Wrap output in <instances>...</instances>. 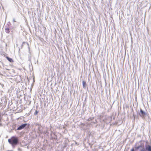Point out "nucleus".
<instances>
[{
  "label": "nucleus",
  "mask_w": 151,
  "mask_h": 151,
  "mask_svg": "<svg viewBox=\"0 0 151 151\" xmlns=\"http://www.w3.org/2000/svg\"><path fill=\"white\" fill-rule=\"evenodd\" d=\"M67 147V146H66V145H65V146L64 145V147Z\"/></svg>",
  "instance_id": "obj_20"
},
{
  "label": "nucleus",
  "mask_w": 151,
  "mask_h": 151,
  "mask_svg": "<svg viewBox=\"0 0 151 151\" xmlns=\"http://www.w3.org/2000/svg\"><path fill=\"white\" fill-rule=\"evenodd\" d=\"M145 150V151H151V146L150 145H146Z\"/></svg>",
  "instance_id": "obj_5"
},
{
  "label": "nucleus",
  "mask_w": 151,
  "mask_h": 151,
  "mask_svg": "<svg viewBox=\"0 0 151 151\" xmlns=\"http://www.w3.org/2000/svg\"><path fill=\"white\" fill-rule=\"evenodd\" d=\"M41 128V125H40V126H38V129H39V130L40 131V129Z\"/></svg>",
  "instance_id": "obj_15"
},
{
  "label": "nucleus",
  "mask_w": 151,
  "mask_h": 151,
  "mask_svg": "<svg viewBox=\"0 0 151 151\" xmlns=\"http://www.w3.org/2000/svg\"><path fill=\"white\" fill-rule=\"evenodd\" d=\"M35 124L36 126H40V125L41 124H40L39 123H36Z\"/></svg>",
  "instance_id": "obj_11"
},
{
  "label": "nucleus",
  "mask_w": 151,
  "mask_h": 151,
  "mask_svg": "<svg viewBox=\"0 0 151 151\" xmlns=\"http://www.w3.org/2000/svg\"><path fill=\"white\" fill-rule=\"evenodd\" d=\"M13 21L14 22H16V21H15V19H13Z\"/></svg>",
  "instance_id": "obj_18"
},
{
  "label": "nucleus",
  "mask_w": 151,
  "mask_h": 151,
  "mask_svg": "<svg viewBox=\"0 0 151 151\" xmlns=\"http://www.w3.org/2000/svg\"><path fill=\"white\" fill-rule=\"evenodd\" d=\"M5 32L7 33H9L10 31H9V27L6 26V28L5 29Z\"/></svg>",
  "instance_id": "obj_7"
},
{
  "label": "nucleus",
  "mask_w": 151,
  "mask_h": 151,
  "mask_svg": "<svg viewBox=\"0 0 151 151\" xmlns=\"http://www.w3.org/2000/svg\"><path fill=\"white\" fill-rule=\"evenodd\" d=\"M94 119V117H90L88 119V121H92Z\"/></svg>",
  "instance_id": "obj_9"
},
{
  "label": "nucleus",
  "mask_w": 151,
  "mask_h": 151,
  "mask_svg": "<svg viewBox=\"0 0 151 151\" xmlns=\"http://www.w3.org/2000/svg\"><path fill=\"white\" fill-rule=\"evenodd\" d=\"M38 112V111H37L36 110L34 114L35 115H36L37 114Z\"/></svg>",
  "instance_id": "obj_13"
},
{
  "label": "nucleus",
  "mask_w": 151,
  "mask_h": 151,
  "mask_svg": "<svg viewBox=\"0 0 151 151\" xmlns=\"http://www.w3.org/2000/svg\"><path fill=\"white\" fill-rule=\"evenodd\" d=\"M83 88H85L86 86V82L84 81H83Z\"/></svg>",
  "instance_id": "obj_8"
},
{
  "label": "nucleus",
  "mask_w": 151,
  "mask_h": 151,
  "mask_svg": "<svg viewBox=\"0 0 151 151\" xmlns=\"http://www.w3.org/2000/svg\"><path fill=\"white\" fill-rule=\"evenodd\" d=\"M18 151H22V150L20 148H18Z\"/></svg>",
  "instance_id": "obj_17"
},
{
  "label": "nucleus",
  "mask_w": 151,
  "mask_h": 151,
  "mask_svg": "<svg viewBox=\"0 0 151 151\" xmlns=\"http://www.w3.org/2000/svg\"><path fill=\"white\" fill-rule=\"evenodd\" d=\"M67 147V146H66V145H65V146L64 145V147Z\"/></svg>",
  "instance_id": "obj_19"
},
{
  "label": "nucleus",
  "mask_w": 151,
  "mask_h": 151,
  "mask_svg": "<svg viewBox=\"0 0 151 151\" xmlns=\"http://www.w3.org/2000/svg\"><path fill=\"white\" fill-rule=\"evenodd\" d=\"M91 122L93 124H96L97 123V121L96 119H95L94 120L92 121Z\"/></svg>",
  "instance_id": "obj_10"
},
{
  "label": "nucleus",
  "mask_w": 151,
  "mask_h": 151,
  "mask_svg": "<svg viewBox=\"0 0 151 151\" xmlns=\"http://www.w3.org/2000/svg\"><path fill=\"white\" fill-rule=\"evenodd\" d=\"M29 125L27 123L23 124L19 126L17 129V130H19L24 128H28L29 127Z\"/></svg>",
  "instance_id": "obj_2"
},
{
  "label": "nucleus",
  "mask_w": 151,
  "mask_h": 151,
  "mask_svg": "<svg viewBox=\"0 0 151 151\" xmlns=\"http://www.w3.org/2000/svg\"><path fill=\"white\" fill-rule=\"evenodd\" d=\"M6 59L10 62L13 63L14 62L13 60L11 58H10L8 56L6 57Z\"/></svg>",
  "instance_id": "obj_6"
},
{
  "label": "nucleus",
  "mask_w": 151,
  "mask_h": 151,
  "mask_svg": "<svg viewBox=\"0 0 151 151\" xmlns=\"http://www.w3.org/2000/svg\"><path fill=\"white\" fill-rule=\"evenodd\" d=\"M8 142L11 144L12 146L17 145L19 143L18 137L13 136L11 139H9L8 140Z\"/></svg>",
  "instance_id": "obj_1"
},
{
  "label": "nucleus",
  "mask_w": 151,
  "mask_h": 151,
  "mask_svg": "<svg viewBox=\"0 0 151 151\" xmlns=\"http://www.w3.org/2000/svg\"><path fill=\"white\" fill-rule=\"evenodd\" d=\"M11 24V23H10V22H8L7 25H8V26H7L8 27H9V25H10Z\"/></svg>",
  "instance_id": "obj_14"
},
{
  "label": "nucleus",
  "mask_w": 151,
  "mask_h": 151,
  "mask_svg": "<svg viewBox=\"0 0 151 151\" xmlns=\"http://www.w3.org/2000/svg\"><path fill=\"white\" fill-rule=\"evenodd\" d=\"M137 150H135V148L134 149V148H132L131 150L130 151H136Z\"/></svg>",
  "instance_id": "obj_12"
},
{
  "label": "nucleus",
  "mask_w": 151,
  "mask_h": 151,
  "mask_svg": "<svg viewBox=\"0 0 151 151\" xmlns=\"http://www.w3.org/2000/svg\"><path fill=\"white\" fill-rule=\"evenodd\" d=\"M135 150H138V151H145V147L143 145H140L134 147Z\"/></svg>",
  "instance_id": "obj_3"
},
{
  "label": "nucleus",
  "mask_w": 151,
  "mask_h": 151,
  "mask_svg": "<svg viewBox=\"0 0 151 151\" xmlns=\"http://www.w3.org/2000/svg\"><path fill=\"white\" fill-rule=\"evenodd\" d=\"M31 58V56H29V61L30 60Z\"/></svg>",
  "instance_id": "obj_16"
},
{
  "label": "nucleus",
  "mask_w": 151,
  "mask_h": 151,
  "mask_svg": "<svg viewBox=\"0 0 151 151\" xmlns=\"http://www.w3.org/2000/svg\"><path fill=\"white\" fill-rule=\"evenodd\" d=\"M139 114L142 119H144L147 115V114L146 112L140 109V112L139 113Z\"/></svg>",
  "instance_id": "obj_4"
}]
</instances>
